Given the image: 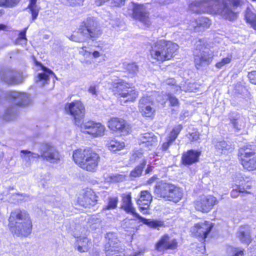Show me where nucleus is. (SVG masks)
Segmentation results:
<instances>
[{"instance_id":"44","label":"nucleus","mask_w":256,"mask_h":256,"mask_svg":"<svg viewBox=\"0 0 256 256\" xmlns=\"http://www.w3.org/2000/svg\"><path fill=\"white\" fill-rule=\"evenodd\" d=\"M20 0H0V6L13 7L17 5Z\"/></svg>"},{"instance_id":"30","label":"nucleus","mask_w":256,"mask_h":256,"mask_svg":"<svg viewBox=\"0 0 256 256\" xmlns=\"http://www.w3.org/2000/svg\"><path fill=\"white\" fill-rule=\"evenodd\" d=\"M237 236L242 242L246 244L250 243L252 240L250 230L248 226L240 227L237 233Z\"/></svg>"},{"instance_id":"33","label":"nucleus","mask_w":256,"mask_h":256,"mask_svg":"<svg viewBox=\"0 0 256 256\" xmlns=\"http://www.w3.org/2000/svg\"><path fill=\"white\" fill-rule=\"evenodd\" d=\"M215 148L218 154H226L233 149L230 142L224 140L218 141L215 144Z\"/></svg>"},{"instance_id":"50","label":"nucleus","mask_w":256,"mask_h":256,"mask_svg":"<svg viewBox=\"0 0 256 256\" xmlns=\"http://www.w3.org/2000/svg\"><path fill=\"white\" fill-rule=\"evenodd\" d=\"M248 78L251 83L256 84V71H253L249 72Z\"/></svg>"},{"instance_id":"15","label":"nucleus","mask_w":256,"mask_h":256,"mask_svg":"<svg viewBox=\"0 0 256 256\" xmlns=\"http://www.w3.org/2000/svg\"><path fill=\"white\" fill-rule=\"evenodd\" d=\"M130 6L132 8V18L134 19L138 20L146 27L151 24L150 14L145 5L132 2Z\"/></svg>"},{"instance_id":"43","label":"nucleus","mask_w":256,"mask_h":256,"mask_svg":"<svg viewBox=\"0 0 256 256\" xmlns=\"http://www.w3.org/2000/svg\"><path fill=\"white\" fill-rule=\"evenodd\" d=\"M12 200L17 202L21 201L27 200L28 198V196L25 194H20L18 193L14 194L12 195Z\"/></svg>"},{"instance_id":"10","label":"nucleus","mask_w":256,"mask_h":256,"mask_svg":"<svg viewBox=\"0 0 256 256\" xmlns=\"http://www.w3.org/2000/svg\"><path fill=\"white\" fill-rule=\"evenodd\" d=\"M122 208L127 213L130 214L134 217L138 219L144 224L150 228H158L164 225L163 222L157 220H150L142 218L136 212L135 208L133 206L130 194H124L122 196Z\"/></svg>"},{"instance_id":"6","label":"nucleus","mask_w":256,"mask_h":256,"mask_svg":"<svg viewBox=\"0 0 256 256\" xmlns=\"http://www.w3.org/2000/svg\"><path fill=\"white\" fill-rule=\"evenodd\" d=\"M78 33L82 38L72 35L70 39L74 42H80L87 40L97 38L101 34L98 22L94 18H88L81 23Z\"/></svg>"},{"instance_id":"39","label":"nucleus","mask_w":256,"mask_h":256,"mask_svg":"<svg viewBox=\"0 0 256 256\" xmlns=\"http://www.w3.org/2000/svg\"><path fill=\"white\" fill-rule=\"evenodd\" d=\"M182 130V126L180 124L176 126L170 132L167 139L169 140L170 142H173Z\"/></svg>"},{"instance_id":"42","label":"nucleus","mask_w":256,"mask_h":256,"mask_svg":"<svg viewBox=\"0 0 256 256\" xmlns=\"http://www.w3.org/2000/svg\"><path fill=\"white\" fill-rule=\"evenodd\" d=\"M88 222L92 229H96L101 226V220L96 216L92 217Z\"/></svg>"},{"instance_id":"14","label":"nucleus","mask_w":256,"mask_h":256,"mask_svg":"<svg viewBox=\"0 0 256 256\" xmlns=\"http://www.w3.org/2000/svg\"><path fill=\"white\" fill-rule=\"evenodd\" d=\"M234 182L235 186L231 192V196L232 198H236L238 193H250L248 190L252 188V182H250V177L238 174L236 177Z\"/></svg>"},{"instance_id":"3","label":"nucleus","mask_w":256,"mask_h":256,"mask_svg":"<svg viewBox=\"0 0 256 256\" xmlns=\"http://www.w3.org/2000/svg\"><path fill=\"white\" fill-rule=\"evenodd\" d=\"M4 97L12 104L6 110L4 119L7 120H12L16 115L18 106H25L30 102V95L26 92L18 91H8L4 92L0 90V99Z\"/></svg>"},{"instance_id":"29","label":"nucleus","mask_w":256,"mask_h":256,"mask_svg":"<svg viewBox=\"0 0 256 256\" xmlns=\"http://www.w3.org/2000/svg\"><path fill=\"white\" fill-rule=\"evenodd\" d=\"M90 240L86 237H80L77 238L75 247L80 252H86L90 248Z\"/></svg>"},{"instance_id":"8","label":"nucleus","mask_w":256,"mask_h":256,"mask_svg":"<svg viewBox=\"0 0 256 256\" xmlns=\"http://www.w3.org/2000/svg\"><path fill=\"white\" fill-rule=\"evenodd\" d=\"M112 87L114 91L119 96L122 104L134 102L138 96V92L134 88L130 86L128 84L120 79L113 82Z\"/></svg>"},{"instance_id":"19","label":"nucleus","mask_w":256,"mask_h":256,"mask_svg":"<svg viewBox=\"0 0 256 256\" xmlns=\"http://www.w3.org/2000/svg\"><path fill=\"white\" fill-rule=\"evenodd\" d=\"M238 156L244 168L250 171L256 170V155L253 152L240 148Z\"/></svg>"},{"instance_id":"9","label":"nucleus","mask_w":256,"mask_h":256,"mask_svg":"<svg viewBox=\"0 0 256 256\" xmlns=\"http://www.w3.org/2000/svg\"><path fill=\"white\" fill-rule=\"evenodd\" d=\"M108 239L105 247L106 256H138L142 252H134L132 254L129 250H125L122 246L114 234L108 233L107 234Z\"/></svg>"},{"instance_id":"61","label":"nucleus","mask_w":256,"mask_h":256,"mask_svg":"<svg viewBox=\"0 0 256 256\" xmlns=\"http://www.w3.org/2000/svg\"><path fill=\"white\" fill-rule=\"evenodd\" d=\"M109 0H96L95 2V4L97 6H100L106 2L108 1Z\"/></svg>"},{"instance_id":"18","label":"nucleus","mask_w":256,"mask_h":256,"mask_svg":"<svg viewBox=\"0 0 256 256\" xmlns=\"http://www.w3.org/2000/svg\"><path fill=\"white\" fill-rule=\"evenodd\" d=\"M39 152L40 158L50 163H58L60 160V155L58 151L48 144H42Z\"/></svg>"},{"instance_id":"64","label":"nucleus","mask_w":256,"mask_h":256,"mask_svg":"<svg viewBox=\"0 0 256 256\" xmlns=\"http://www.w3.org/2000/svg\"><path fill=\"white\" fill-rule=\"evenodd\" d=\"M92 256H99V253L97 251H95L92 252L91 254Z\"/></svg>"},{"instance_id":"46","label":"nucleus","mask_w":256,"mask_h":256,"mask_svg":"<svg viewBox=\"0 0 256 256\" xmlns=\"http://www.w3.org/2000/svg\"><path fill=\"white\" fill-rule=\"evenodd\" d=\"M230 122L234 127L236 130H240L244 127V123L240 120L236 119H230Z\"/></svg>"},{"instance_id":"57","label":"nucleus","mask_w":256,"mask_h":256,"mask_svg":"<svg viewBox=\"0 0 256 256\" xmlns=\"http://www.w3.org/2000/svg\"><path fill=\"white\" fill-rule=\"evenodd\" d=\"M125 0H113L114 6H120L124 4Z\"/></svg>"},{"instance_id":"51","label":"nucleus","mask_w":256,"mask_h":256,"mask_svg":"<svg viewBox=\"0 0 256 256\" xmlns=\"http://www.w3.org/2000/svg\"><path fill=\"white\" fill-rule=\"evenodd\" d=\"M200 138L199 134L197 132H194L190 134V140L191 141H196Z\"/></svg>"},{"instance_id":"1","label":"nucleus","mask_w":256,"mask_h":256,"mask_svg":"<svg viewBox=\"0 0 256 256\" xmlns=\"http://www.w3.org/2000/svg\"><path fill=\"white\" fill-rule=\"evenodd\" d=\"M246 2V0H195L189 6V8L194 13L207 12L234 20L238 16L236 9Z\"/></svg>"},{"instance_id":"52","label":"nucleus","mask_w":256,"mask_h":256,"mask_svg":"<svg viewBox=\"0 0 256 256\" xmlns=\"http://www.w3.org/2000/svg\"><path fill=\"white\" fill-rule=\"evenodd\" d=\"M81 50H80V54L85 57H88L90 54L91 52L86 50V47L83 46L80 48Z\"/></svg>"},{"instance_id":"7","label":"nucleus","mask_w":256,"mask_h":256,"mask_svg":"<svg viewBox=\"0 0 256 256\" xmlns=\"http://www.w3.org/2000/svg\"><path fill=\"white\" fill-rule=\"evenodd\" d=\"M154 193L159 198L176 203L178 202L183 196L181 188L162 182H159L156 186Z\"/></svg>"},{"instance_id":"22","label":"nucleus","mask_w":256,"mask_h":256,"mask_svg":"<svg viewBox=\"0 0 256 256\" xmlns=\"http://www.w3.org/2000/svg\"><path fill=\"white\" fill-rule=\"evenodd\" d=\"M212 228V222L206 221L196 224L192 228L191 231L196 236L203 240L207 237Z\"/></svg>"},{"instance_id":"58","label":"nucleus","mask_w":256,"mask_h":256,"mask_svg":"<svg viewBox=\"0 0 256 256\" xmlns=\"http://www.w3.org/2000/svg\"><path fill=\"white\" fill-rule=\"evenodd\" d=\"M232 256H244V252L243 250L239 249H236L234 252V254Z\"/></svg>"},{"instance_id":"31","label":"nucleus","mask_w":256,"mask_h":256,"mask_svg":"<svg viewBox=\"0 0 256 256\" xmlns=\"http://www.w3.org/2000/svg\"><path fill=\"white\" fill-rule=\"evenodd\" d=\"M210 24V21L208 18L200 17L196 19L194 22H192V26L195 30H202L204 28H208Z\"/></svg>"},{"instance_id":"25","label":"nucleus","mask_w":256,"mask_h":256,"mask_svg":"<svg viewBox=\"0 0 256 256\" xmlns=\"http://www.w3.org/2000/svg\"><path fill=\"white\" fill-rule=\"evenodd\" d=\"M97 202V196L94 192L91 189H87L79 198L80 204L84 208H90L94 206Z\"/></svg>"},{"instance_id":"23","label":"nucleus","mask_w":256,"mask_h":256,"mask_svg":"<svg viewBox=\"0 0 256 256\" xmlns=\"http://www.w3.org/2000/svg\"><path fill=\"white\" fill-rule=\"evenodd\" d=\"M178 247V242L176 239L166 234L156 244V249L159 252L166 250H174Z\"/></svg>"},{"instance_id":"20","label":"nucleus","mask_w":256,"mask_h":256,"mask_svg":"<svg viewBox=\"0 0 256 256\" xmlns=\"http://www.w3.org/2000/svg\"><path fill=\"white\" fill-rule=\"evenodd\" d=\"M0 78L4 82L11 84H20L23 80L20 73L11 69L2 70Z\"/></svg>"},{"instance_id":"62","label":"nucleus","mask_w":256,"mask_h":256,"mask_svg":"<svg viewBox=\"0 0 256 256\" xmlns=\"http://www.w3.org/2000/svg\"><path fill=\"white\" fill-rule=\"evenodd\" d=\"M171 2V0H160L159 3L160 4H166Z\"/></svg>"},{"instance_id":"38","label":"nucleus","mask_w":256,"mask_h":256,"mask_svg":"<svg viewBox=\"0 0 256 256\" xmlns=\"http://www.w3.org/2000/svg\"><path fill=\"white\" fill-rule=\"evenodd\" d=\"M124 68L132 76H134L138 72V66L136 63H124Z\"/></svg>"},{"instance_id":"16","label":"nucleus","mask_w":256,"mask_h":256,"mask_svg":"<svg viewBox=\"0 0 256 256\" xmlns=\"http://www.w3.org/2000/svg\"><path fill=\"white\" fill-rule=\"evenodd\" d=\"M218 204L217 198L212 196H202L194 202V205L197 210L202 212H208L213 206Z\"/></svg>"},{"instance_id":"28","label":"nucleus","mask_w":256,"mask_h":256,"mask_svg":"<svg viewBox=\"0 0 256 256\" xmlns=\"http://www.w3.org/2000/svg\"><path fill=\"white\" fill-rule=\"evenodd\" d=\"M200 155V152L191 150L184 153L182 156V163L184 164H192L196 162L198 160L199 156Z\"/></svg>"},{"instance_id":"59","label":"nucleus","mask_w":256,"mask_h":256,"mask_svg":"<svg viewBox=\"0 0 256 256\" xmlns=\"http://www.w3.org/2000/svg\"><path fill=\"white\" fill-rule=\"evenodd\" d=\"M70 4H80L83 0H66Z\"/></svg>"},{"instance_id":"34","label":"nucleus","mask_w":256,"mask_h":256,"mask_svg":"<svg viewBox=\"0 0 256 256\" xmlns=\"http://www.w3.org/2000/svg\"><path fill=\"white\" fill-rule=\"evenodd\" d=\"M106 146L110 150L116 152L122 149L124 146V144L122 142L112 138L108 141Z\"/></svg>"},{"instance_id":"60","label":"nucleus","mask_w":256,"mask_h":256,"mask_svg":"<svg viewBox=\"0 0 256 256\" xmlns=\"http://www.w3.org/2000/svg\"><path fill=\"white\" fill-rule=\"evenodd\" d=\"M91 54H92V58H99L102 55V54L97 50L93 52Z\"/></svg>"},{"instance_id":"37","label":"nucleus","mask_w":256,"mask_h":256,"mask_svg":"<svg viewBox=\"0 0 256 256\" xmlns=\"http://www.w3.org/2000/svg\"><path fill=\"white\" fill-rule=\"evenodd\" d=\"M37 0H30L28 8L30 10L32 15V19L33 20H35L38 14L39 8L36 4Z\"/></svg>"},{"instance_id":"53","label":"nucleus","mask_w":256,"mask_h":256,"mask_svg":"<svg viewBox=\"0 0 256 256\" xmlns=\"http://www.w3.org/2000/svg\"><path fill=\"white\" fill-rule=\"evenodd\" d=\"M170 90L172 92H173L175 94H178V92H181L182 90V89L180 86L176 84H175L173 86H172L170 88Z\"/></svg>"},{"instance_id":"55","label":"nucleus","mask_w":256,"mask_h":256,"mask_svg":"<svg viewBox=\"0 0 256 256\" xmlns=\"http://www.w3.org/2000/svg\"><path fill=\"white\" fill-rule=\"evenodd\" d=\"M172 142H170L169 140L167 139L166 142H164L162 146V150L164 151L166 150Z\"/></svg>"},{"instance_id":"13","label":"nucleus","mask_w":256,"mask_h":256,"mask_svg":"<svg viewBox=\"0 0 256 256\" xmlns=\"http://www.w3.org/2000/svg\"><path fill=\"white\" fill-rule=\"evenodd\" d=\"M65 110L74 118L76 124L80 126L82 124V121L85 114L84 107L81 102L76 100L66 104Z\"/></svg>"},{"instance_id":"24","label":"nucleus","mask_w":256,"mask_h":256,"mask_svg":"<svg viewBox=\"0 0 256 256\" xmlns=\"http://www.w3.org/2000/svg\"><path fill=\"white\" fill-rule=\"evenodd\" d=\"M152 198V196L148 190H143L140 192V197L136 202L139 206L140 211L144 214H148V209Z\"/></svg>"},{"instance_id":"41","label":"nucleus","mask_w":256,"mask_h":256,"mask_svg":"<svg viewBox=\"0 0 256 256\" xmlns=\"http://www.w3.org/2000/svg\"><path fill=\"white\" fill-rule=\"evenodd\" d=\"M145 166L144 163H141L140 165L136 166L135 168L131 172L130 174V177L134 178L140 176Z\"/></svg>"},{"instance_id":"32","label":"nucleus","mask_w":256,"mask_h":256,"mask_svg":"<svg viewBox=\"0 0 256 256\" xmlns=\"http://www.w3.org/2000/svg\"><path fill=\"white\" fill-rule=\"evenodd\" d=\"M20 156L26 166H30L34 158H40V154L32 152L28 150H22Z\"/></svg>"},{"instance_id":"35","label":"nucleus","mask_w":256,"mask_h":256,"mask_svg":"<svg viewBox=\"0 0 256 256\" xmlns=\"http://www.w3.org/2000/svg\"><path fill=\"white\" fill-rule=\"evenodd\" d=\"M245 18L246 22L256 30V14H254L250 8H248L246 11Z\"/></svg>"},{"instance_id":"45","label":"nucleus","mask_w":256,"mask_h":256,"mask_svg":"<svg viewBox=\"0 0 256 256\" xmlns=\"http://www.w3.org/2000/svg\"><path fill=\"white\" fill-rule=\"evenodd\" d=\"M232 54H228L226 58H222L220 62L216 63V66L218 68H221L226 64L230 63L232 60Z\"/></svg>"},{"instance_id":"63","label":"nucleus","mask_w":256,"mask_h":256,"mask_svg":"<svg viewBox=\"0 0 256 256\" xmlns=\"http://www.w3.org/2000/svg\"><path fill=\"white\" fill-rule=\"evenodd\" d=\"M152 170V167L150 166H148L146 170V174L149 173Z\"/></svg>"},{"instance_id":"27","label":"nucleus","mask_w":256,"mask_h":256,"mask_svg":"<svg viewBox=\"0 0 256 256\" xmlns=\"http://www.w3.org/2000/svg\"><path fill=\"white\" fill-rule=\"evenodd\" d=\"M36 64L38 66H40L42 70V72L38 74L36 82L38 85L44 86L49 82L50 76L54 75V73L50 70L42 66L40 63L36 62Z\"/></svg>"},{"instance_id":"11","label":"nucleus","mask_w":256,"mask_h":256,"mask_svg":"<svg viewBox=\"0 0 256 256\" xmlns=\"http://www.w3.org/2000/svg\"><path fill=\"white\" fill-rule=\"evenodd\" d=\"M194 55V62L197 69L209 64L212 57L210 49L205 45L204 41L201 40L196 42Z\"/></svg>"},{"instance_id":"49","label":"nucleus","mask_w":256,"mask_h":256,"mask_svg":"<svg viewBox=\"0 0 256 256\" xmlns=\"http://www.w3.org/2000/svg\"><path fill=\"white\" fill-rule=\"evenodd\" d=\"M125 177L122 174H116L111 176V180L114 182H120L123 181Z\"/></svg>"},{"instance_id":"12","label":"nucleus","mask_w":256,"mask_h":256,"mask_svg":"<svg viewBox=\"0 0 256 256\" xmlns=\"http://www.w3.org/2000/svg\"><path fill=\"white\" fill-rule=\"evenodd\" d=\"M156 106L152 96H144L138 102V109L144 117L152 118L155 114Z\"/></svg>"},{"instance_id":"17","label":"nucleus","mask_w":256,"mask_h":256,"mask_svg":"<svg viewBox=\"0 0 256 256\" xmlns=\"http://www.w3.org/2000/svg\"><path fill=\"white\" fill-rule=\"evenodd\" d=\"M80 126L83 132L90 134L95 138L104 136L106 130V128L104 125L91 120L82 122Z\"/></svg>"},{"instance_id":"40","label":"nucleus","mask_w":256,"mask_h":256,"mask_svg":"<svg viewBox=\"0 0 256 256\" xmlns=\"http://www.w3.org/2000/svg\"><path fill=\"white\" fill-rule=\"evenodd\" d=\"M132 158L135 161H138L141 163H144V165L146 164V160L144 158V156L143 155V153L141 150H136L134 152L132 156Z\"/></svg>"},{"instance_id":"47","label":"nucleus","mask_w":256,"mask_h":256,"mask_svg":"<svg viewBox=\"0 0 256 256\" xmlns=\"http://www.w3.org/2000/svg\"><path fill=\"white\" fill-rule=\"evenodd\" d=\"M167 96L172 106H177L178 104V100L175 96L170 94H168Z\"/></svg>"},{"instance_id":"26","label":"nucleus","mask_w":256,"mask_h":256,"mask_svg":"<svg viewBox=\"0 0 256 256\" xmlns=\"http://www.w3.org/2000/svg\"><path fill=\"white\" fill-rule=\"evenodd\" d=\"M140 144H144V146L148 147L151 150L158 144L157 137L152 132H146L142 134L139 137Z\"/></svg>"},{"instance_id":"36","label":"nucleus","mask_w":256,"mask_h":256,"mask_svg":"<svg viewBox=\"0 0 256 256\" xmlns=\"http://www.w3.org/2000/svg\"><path fill=\"white\" fill-rule=\"evenodd\" d=\"M118 201V198L116 196L108 198L107 204L103 208L102 210H106L116 208L117 207Z\"/></svg>"},{"instance_id":"2","label":"nucleus","mask_w":256,"mask_h":256,"mask_svg":"<svg viewBox=\"0 0 256 256\" xmlns=\"http://www.w3.org/2000/svg\"><path fill=\"white\" fill-rule=\"evenodd\" d=\"M10 230L17 236H27L31 232L32 222L29 214L24 210L16 209L8 218Z\"/></svg>"},{"instance_id":"48","label":"nucleus","mask_w":256,"mask_h":256,"mask_svg":"<svg viewBox=\"0 0 256 256\" xmlns=\"http://www.w3.org/2000/svg\"><path fill=\"white\" fill-rule=\"evenodd\" d=\"M26 29L27 28H25L23 31L20 32L19 37L17 40L18 43L21 42V44H24L26 42Z\"/></svg>"},{"instance_id":"5","label":"nucleus","mask_w":256,"mask_h":256,"mask_svg":"<svg viewBox=\"0 0 256 256\" xmlns=\"http://www.w3.org/2000/svg\"><path fill=\"white\" fill-rule=\"evenodd\" d=\"M74 162L80 168L88 172L96 171L100 161L99 155L90 148L78 149L72 154Z\"/></svg>"},{"instance_id":"4","label":"nucleus","mask_w":256,"mask_h":256,"mask_svg":"<svg viewBox=\"0 0 256 256\" xmlns=\"http://www.w3.org/2000/svg\"><path fill=\"white\" fill-rule=\"evenodd\" d=\"M178 44L164 40H157L151 47L150 56L152 59L159 62L170 60L178 50Z\"/></svg>"},{"instance_id":"54","label":"nucleus","mask_w":256,"mask_h":256,"mask_svg":"<svg viewBox=\"0 0 256 256\" xmlns=\"http://www.w3.org/2000/svg\"><path fill=\"white\" fill-rule=\"evenodd\" d=\"M165 84L168 86H170V88L176 84V82L174 79L170 78H168L165 80Z\"/></svg>"},{"instance_id":"21","label":"nucleus","mask_w":256,"mask_h":256,"mask_svg":"<svg viewBox=\"0 0 256 256\" xmlns=\"http://www.w3.org/2000/svg\"><path fill=\"white\" fill-rule=\"evenodd\" d=\"M108 126L112 130L121 132L125 135L130 130V126L123 119L118 118H112L108 122Z\"/></svg>"},{"instance_id":"56","label":"nucleus","mask_w":256,"mask_h":256,"mask_svg":"<svg viewBox=\"0 0 256 256\" xmlns=\"http://www.w3.org/2000/svg\"><path fill=\"white\" fill-rule=\"evenodd\" d=\"M88 91L90 93L92 94L93 95L96 96L97 95V90L96 89V87L95 86L91 85L88 90Z\"/></svg>"}]
</instances>
